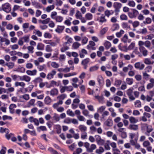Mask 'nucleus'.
<instances>
[{"instance_id":"nucleus-1","label":"nucleus","mask_w":154,"mask_h":154,"mask_svg":"<svg viewBox=\"0 0 154 154\" xmlns=\"http://www.w3.org/2000/svg\"><path fill=\"white\" fill-rule=\"evenodd\" d=\"M84 146L86 149V151L88 152H92L96 148V145L94 144H91L90 146V144L87 142L84 143Z\"/></svg>"},{"instance_id":"nucleus-2","label":"nucleus","mask_w":154,"mask_h":154,"mask_svg":"<svg viewBox=\"0 0 154 154\" xmlns=\"http://www.w3.org/2000/svg\"><path fill=\"white\" fill-rule=\"evenodd\" d=\"M134 88H131L127 89L126 91V94L128 96L130 101H133L135 100V98L133 95V93Z\"/></svg>"},{"instance_id":"nucleus-3","label":"nucleus","mask_w":154,"mask_h":154,"mask_svg":"<svg viewBox=\"0 0 154 154\" xmlns=\"http://www.w3.org/2000/svg\"><path fill=\"white\" fill-rule=\"evenodd\" d=\"M2 10L7 13H8L11 11V5L8 3H6L2 4Z\"/></svg>"},{"instance_id":"nucleus-4","label":"nucleus","mask_w":154,"mask_h":154,"mask_svg":"<svg viewBox=\"0 0 154 154\" xmlns=\"http://www.w3.org/2000/svg\"><path fill=\"white\" fill-rule=\"evenodd\" d=\"M139 14V12L137 10L135 9L132 10V12H129L128 13L129 17L131 19L136 18Z\"/></svg>"},{"instance_id":"nucleus-5","label":"nucleus","mask_w":154,"mask_h":154,"mask_svg":"<svg viewBox=\"0 0 154 154\" xmlns=\"http://www.w3.org/2000/svg\"><path fill=\"white\" fill-rule=\"evenodd\" d=\"M149 83L146 85V88L148 90L153 88L154 87V79L150 78L149 79Z\"/></svg>"},{"instance_id":"nucleus-6","label":"nucleus","mask_w":154,"mask_h":154,"mask_svg":"<svg viewBox=\"0 0 154 154\" xmlns=\"http://www.w3.org/2000/svg\"><path fill=\"white\" fill-rule=\"evenodd\" d=\"M134 66L135 68L140 70H142L144 68L145 66L144 64L143 63L140 62H137L134 64Z\"/></svg>"},{"instance_id":"nucleus-7","label":"nucleus","mask_w":154,"mask_h":154,"mask_svg":"<svg viewBox=\"0 0 154 154\" xmlns=\"http://www.w3.org/2000/svg\"><path fill=\"white\" fill-rule=\"evenodd\" d=\"M56 71L54 69L51 70V71L49 73L47 76V78L48 79L50 80L53 78L54 76L56 75Z\"/></svg>"},{"instance_id":"nucleus-8","label":"nucleus","mask_w":154,"mask_h":154,"mask_svg":"<svg viewBox=\"0 0 154 154\" xmlns=\"http://www.w3.org/2000/svg\"><path fill=\"white\" fill-rule=\"evenodd\" d=\"M19 78L20 80L22 81H24L27 82H30L31 80V78L29 76L26 75L20 76Z\"/></svg>"},{"instance_id":"nucleus-9","label":"nucleus","mask_w":154,"mask_h":154,"mask_svg":"<svg viewBox=\"0 0 154 154\" xmlns=\"http://www.w3.org/2000/svg\"><path fill=\"white\" fill-rule=\"evenodd\" d=\"M144 63L146 65H152L154 63V61L149 58H146L144 60Z\"/></svg>"},{"instance_id":"nucleus-10","label":"nucleus","mask_w":154,"mask_h":154,"mask_svg":"<svg viewBox=\"0 0 154 154\" xmlns=\"http://www.w3.org/2000/svg\"><path fill=\"white\" fill-rule=\"evenodd\" d=\"M120 56L121 58H123L126 60H129L131 59L130 56L128 54L124 55L122 53H120Z\"/></svg>"},{"instance_id":"nucleus-11","label":"nucleus","mask_w":154,"mask_h":154,"mask_svg":"<svg viewBox=\"0 0 154 154\" xmlns=\"http://www.w3.org/2000/svg\"><path fill=\"white\" fill-rule=\"evenodd\" d=\"M37 73V71L36 69H34L32 70H27L26 71V73L29 75H35Z\"/></svg>"},{"instance_id":"nucleus-12","label":"nucleus","mask_w":154,"mask_h":154,"mask_svg":"<svg viewBox=\"0 0 154 154\" xmlns=\"http://www.w3.org/2000/svg\"><path fill=\"white\" fill-rule=\"evenodd\" d=\"M5 65L7 66L9 69H12L15 66L14 63L12 62H10L7 63Z\"/></svg>"},{"instance_id":"nucleus-13","label":"nucleus","mask_w":154,"mask_h":154,"mask_svg":"<svg viewBox=\"0 0 154 154\" xmlns=\"http://www.w3.org/2000/svg\"><path fill=\"white\" fill-rule=\"evenodd\" d=\"M129 121L132 124H135L138 122V119L132 116H130L129 118Z\"/></svg>"},{"instance_id":"nucleus-14","label":"nucleus","mask_w":154,"mask_h":154,"mask_svg":"<svg viewBox=\"0 0 154 154\" xmlns=\"http://www.w3.org/2000/svg\"><path fill=\"white\" fill-rule=\"evenodd\" d=\"M65 28L64 26H58L57 28L55 29V31L57 33H60L62 32Z\"/></svg>"},{"instance_id":"nucleus-15","label":"nucleus","mask_w":154,"mask_h":154,"mask_svg":"<svg viewBox=\"0 0 154 154\" xmlns=\"http://www.w3.org/2000/svg\"><path fill=\"white\" fill-rule=\"evenodd\" d=\"M138 125L134 124H130L129 125L128 128L129 129L136 131L138 129Z\"/></svg>"},{"instance_id":"nucleus-16","label":"nucleus","mask_w":154,"mask_h":154,"mask_svg":"<svg viewBox=\"0 0 154 154\" xmlns=\"http://www.w3.org/2000/svg\"><path fill=\"white\" fill-rule=\"evenodd\" d=\"M16 107L17 106L16 104H11L9 107L10 112L12 113H14L15 109L16 108Z\"/></svg>"},{"instance_id":"nucleus-17","label":"nucleus","mask_w":154,"mask_h":154,"mask_svg":"<svg viewBox=\"0 0 154 154\" xmlns=\"http://www.w3.org/2000/svg\"><path fill=\"white\" fill-rule=\"evenodd\" d=\"M143 125L146 128V132L148 133H150L153 130L152 126L148 125L146 124H144Z\"/></svg>"},{"instance_id":"nucleus-18","label":"nucleus","mask_w":154,"mask_h":154,"mask_svg":"<svg viewBox=\"0 0 154 154\" xmlns=\"http://www.w3.org/2000/svg\"><path fill=\"white\" fill-rule=\"evenodd\" d=\"M144 45L149 50L152 49V48L151 46V43L150 41L148 40L144 42Z\"/></svg>"},{"instance_id":"nucleus-19","label":"nucleus","mask_w":154,"mask_h":154,"mask_svg":"<svg viewBox=\"0 0 154 154\" xmlns=\"http://www.w3.org/2000/svg\"><path fill=\"white\" fill-rule=\"evenodd\" d=\"M79 129L81 132H85L87 130V127L84 125H80L79 127Z\"/></svg>"},{"instance_id":"nucleus-20","label":"nucleus","mask_w":154,"mask_h":154,"mask_svg":"<svg viewBox=\"0 0 154 154\" xmlns=\"http://www.w3.org/2000/svg\"><path fill=\"white\" fill-rule=\"evenodd\" d=\"M122 40L123 42L126 43L127 42L128 43L130 42L131 40L129 39L127 35L125 34L122 38Z\"/></svg>"},{"instance_id":"nucleus-21","label":"nucleus","mask_w":154,"mask_h":154,"mask_svg":"<svg viewBox=\"0 0 154 154\" xmlns=\"http://www.w3.org/2000/svg\"><path fill=\"white\" fill-rule=\"evenodd\" d=\"M55 7V6L52 5L47 6L45 9V11L47 12H50L51 11L53 10Z\"/></svg>"},{"instance_id":"nucleus-22","label":"nucleus","mask_w":154,"mask_h":154,"mask_svg":"<svg viewBox=\"0 0 154 154\" xmlns=\"http://www.w3.org/2000/svg\"><path fill=\"white\" fill-rule=\"evenodd\" d=\"M44 45L42 43H39L37 45L36 48L39 50H43L44 49Z\"/></svg>"},{"instance_id":"nucleus-23","label":"nucleus","mask_w":154,"mask_h":154,"mask_svg":"<svg viewBox=\"0 0 154 154\" xmlns=\"http://www.w3.org/2000/svg\"><path fill=\"white\" fill-rule=\"evenodd\" d=\"M105 125L109 127L111 126L113 124V122L112 119H108L105 122Z\"/></svg>"},{"instance_id":"nucleus-24","label":"nucleus","mask_w":154,"mask_h":154,"mask_svg":"<svg viewBox=\"0 0 154 154\" xmlns=\"http://www.w3.org/2000/svg\"><path fill=\"white\" fill-rule=\"evenodd\" d=\"M58 94V90L55 88L51 90L50 91V95L53 96L57 95Z\"/></svg>"},{"instance_id":"nucleus-25","label":"nucleus","mask_w":154,"mask_h":154,"mask_svg":"<svg viewBox=\"0 0 154 154\" xmlns=\"http://www.w3.org/2000/svg\"><path fill=\"white\" fill-rule=\"evenodd\" d=\"M25 84L23 82H16L14 83V85L16 87L20 86L21 87H24L25 86Z\"/></svg>"},{"instance_id":"nucleus-26","label":"nucleus","mask_w":154,"mask_h":154,"mask_svg":"<svg viewBox=\"0 0 154 154\" xmlns=\"http://www.w3.org/2000/svg\"><path fill=\"white\" fill-rule=\"evenodd\" d=\"M104 45L106 49H109L111 46V43L107 41H105L104 43Z\"/></svg>"},{"instance_id":"nucleus-27","label":"nucleus","mask_w":154,"mask_h":154,"mask_svg":"<svg viewBox=\"0 0 154 154\" xmlns=\"http://www.w3.org/2000/svg\"><path fill=\"white\" fill-rule=\"evenodd\" d=\"M122 6V4L120 3L116 2L114 3L113 7L116 9H119Z\"/></svg>"},{"instance_id":"nucleus-28","label":"nucleus","mask_w":154,"mask_h":154,"mask_svg":"<svg viewBox=\"0 0 154 154\" xmlns=\"http://www.w3.org/2000/svg\"><path fill=\"white\" fill-rule=\"evenodd\" d=\"M135 47V42H133L128 46V50H133Z\"/></svg>"},{"instance_id":"nucleus-29","label":"nucleus","mask_w":154,"mask_h":154,"mask_svg":"<svg viewBox=\"0 0 154 154\" xmlns=\"http://www.w3.org/2000/svg\"><path fill=\"white\" fill-rule=\"evenodd\" d=\"M35 101V100L34 99H31L28 103L27 106L30 107L34 105V103Z\"/></svg>"},{"instance_id":"nucleus-30","label":"nucleus","mask_w":154,"mask_h":154,"mask_svg":"<svg viewBox=\"0 0 154 154\" xmlns=\"http://www.w3.org/2000/svg\"><path fill=\"white\" fill-rule=\"evenodd\" d=\"M76 18L77 19H81L82 17L81 13L78 10L77 11L75 14Z\"/></svg>"},{"instance_id":"nucleus-31","label":"nucleus","mask_w":154,"mask_h":154,"mask_svg":"<svg viewBox=\"0 0 154 154\" xmlns=\"http://www.w3.org/2000/svg\"><path fill=\"white\" fill-rule=\"evenodd\" d=\"M30 35H26L23 36V37L21 38L23 40V42H28L29 40Z\"/></svg>"},{"instance_id":"nucleus-32","label":"nucleus","mask_w":154,"mask_h":154,"mask_svg":"<svg viewBox=\"0 0 154 154\" xmlns=\"http://www.w3.org/2000/svg\"><path fill=\"white\" fill-rule=\"evenodd\" d=\"M100 22L103 23L105 22L106 21V19L105 18V16L103 14H102L99 20Z\"/></svg>"},{"instance_id":"nucleus-33","label":"nucleus","mask_w":154,"mask_h":154,"mask_svg":"<svg viewBox=\"0 0 154 154\" xmlns=\"http://www.w3.org/2000/svg\"><path fill=\"white\" fill-rule=\"evenodd\" d=\"M54 20H55L56 22L60 23L63 20V17L60 16H57Z\"/></svg>"},{"instance_id":"nucleus-34","label":"nucleus","mask_w":154,"mask_h":154,"mask_svg":"<svg viewBox=\"0 0 154 154\" xmlns=\"http://www.w3.org/2000/svg\"><path fill=\"white\" fill-rule=\"evenodd\" d=\"M77 73L76 72H73L72 73H69L67 74H65L64 75V76L65 77H68L70 76L76 75Z\"/></svg>"},{"instance_id":"nucleus-35","label":"nucleus","mask_w":154,"mask_h":154,"mask_svg":"<svg viewBox=\"0 0 154 154\" xmlns=\"http://www.w3.org/2000/svg\"><path fill=\"white\" fill-rule=\"evenodd\" d=\"M135 107L140 108L141 106V103L139 100H137L134 103Z\"/></svg>"},{"instance_id":"nucleus-36","label":"nucleus","mask_w":154,"mask_h":154,"mask_svg":"<svg viewBox=\"0 0 154 154\" xmlns=\"http://www.w3.org/2000/svg\"><path fill=\"white\" fill-rule=\"evenodd\" d=\"M154 38V35L152 34H150L146 35L145 37L146 40H151Z\"/></svg>"},{"instance_id":"nucleus-37","label":"nucleus","mask_w":154,"mask_h":154,"mask_svg":"<svg viewBox=\"0 0 154 154\" xmlns=\"http://www.w3.org/2000/svg\"><path fill=\"white\" fill-rule=\"evenodd\" d=\"M104 150V149L102 147H100L98 149L96 150L95 152L97 154H99L103 152Z\"/></svg>"},{"instance_id":"nucleus-38","label":"nucleus","mask_w":154,"mask_h":154,"mask_svg":"<svg viewBox=\"0 0 154 154\" xmlns=\"http://www.w3.org/2000/svg\"><path fill=\"white\" fill-rule=\"evenodd\" d=\"M119 28V26L117 24H115L113 25L111 27V30L112 31H114L118 30Z\"/></svg>"},{"instance_id":"nucleus-39","label":"nucleus","mask_w":154,"mask_h":154,"mask_svg":"<svg viewBox=\"0 0 154 154\" xmlns=\"http://www.w3.org/2000/svg\"><path fill=\"white\" fill-rule=\"evenodd\" d=\"M99 67V66L97 65L91 67L89 69V71L92 72L97 71Z\"/></svg>"},{"instance_id":"nucleus-40","label":"nucleus","mask_w":154,"mask_h":154,"mask_svg":"<svg viewBox=\"0 0 154 154\" xmlns=\"http://www.w3.org/2000/svg\"><path fill=\"white\" fill-rule=\"evenodd\" d=\"M138 140V137H136L134 139L130 140V142L131 145L132 146H134L136 143H137V141Z\"/></svg>"},{"instance_id":"nucleus-41","label":"nucleus","mask_w":154,"mask_h":154,"mask_svg":"<svg viewBox=\"0 0 154 154\" xmlns=\"http://www.w3.org/2000/svg\"><path fill=\"white\" fill-rule=\"evenodd\" d=\"M51 101V99L49 96L46 97L45 99V102L46 104H49Z\"/></svg>"},{"instance_id":"nucleus-42","label":"nucleus","mask_w":154,"mask_h":154,"mask_svg":"<svg viewBox=\"0 0 154 154\" xmlns=\"http://www.w3.org/2000/svg\"><path fill=\"white\" fill-rule=\"evenodd\" d=\"M108 109L111 112V115L112 117H115L116 116V114L115 112L114 109L113 108H110Z\"/></svg>"},{"instance_id":"nucleus-43","label":"nucleus","mask_w":154,"mask_h":154,"mask_svg":"<svg viewBox=\"0 0 154 154\" xmlns=\"http://www.w3.org/2000/svg\"><path fill=\"white\" fill-rule=\"evenodd\" d=\"M37 130L40 132L41 131H47V128L45 126H42L37 128Z\"/></svg>"},{"instance_id":"nucleus-44","label":"nucleus","mask_w":154,"mask_h":154,"mask_svg":"<svg viewBox=\"0 0 154 154\" xmlns=\"http://www.w3.org/2000/svg\"><path fill=\"white\" fill-rule=\"evenodd\" d=\"M27 48L28 50V53L32 54L33 53V50L34 49V47L32 46H29L27 47Z\"/></svg>"},{"instance_id":"nucleus-45","label":"nucleus","mask_w":154,"mask_h":154,"mask_svg":"<svg viewBox=\"0 0 154 154\" xmlns=\"http://www.w3.org/2000/svg\"><path fill=\"white\" fill-rule=\"evenodd\" d=\"M144 42L142 41H139L138 42V45L139 47V49L140 51L141 50L142 48H144L143 46V45H144Z\"/></svg>"},{"instance_id":"nucleus-46","label":"nucleus","mask_w":154,"mask_h":154,"mask_svg":"<svg viewBox=\"0 0 154 154\" xmlns=\"http://www.w3.org/2000/svg\"><path fill=\"white\" fill-rule=\"evenodd\" d=\"M141 50L140 51H142L143 55L144 56H146L148 54V51L145 49V48H142Z\"/></svg>"},{"instance_id":"nucleus-47","label":"nucleus","mask_w":154,"mask_h":154,"mask_svg":"<svg viewBox=\"0 0 154 154\" xmlns=\"http://www.w3.org/2000/svg\"><path fill=\"white\" fill-rule=\"evenodd\" d=\"M81 44L78 42H75L72 45V47L75 49L78 48L80 46Z\"/></svg>"},{"instance_id":"nucleus-48","label":"nucleus","mask_w":154,"mask_h":154,"mask_svg":"<svg viewBox=\"0 0 154 154\" xmlns=\"http://www.w3.org/2000/svg\"><path fill=\"white\" fill-rule=\"evenodd\" d=\"M51 66L54 68H57L59 66V64L54 62H52L51 63Z\"/></svg>"},{"instance_id":"nucleus-49","label":"nucleus","mask_w":154,"mask_h":154,"mask_svg":"<svg viewBox=\"0 0 154 154\" xmlns=\"http://www.w3.org/2000/svg\"><path fill=\"white\" fill-rule=\"evenodd\" d=\"M113 13V12H112L108 10H106L104 12L105 15L108 17H109V16L110 15H112Z\"/></svg>"},{"instance_id":"nucleus-50","label":"nucleus","mask_w":154,"mask_h":154,"mask_svg":"<svg viewBox=\"0 0 154 154\" xmlns=\"http://www.w3.org/2000/svg\"><path fill=\"white\" fill-rule=\"evenodd\" d=\"M85 17L88 20H91L92 18L93 15L91 13H88L86 14Z\"/></svg>"},{"instance_id":"nucleus-51","label":"nucleus","mask_w":154,"mask_h":154,"mask_svg":"<svg viewBox=\"0 0 154 154\" xmlns=\"http://www.w3.org/2000/svg\"><path fill=\"white\" fill-rule=\"evenodd\" d=\"M0 132L2 133H5L6 134H8L9 132V130L7 128H1L0 129Z\"/></svg>"},{"instance_id":"nucleus-52","label":"nucleus","mask_w":154,"mask_h":154,"mask_svg":"<svg viewBox=\"0 0 154 154\" xmlns=\"http://www.w3.org/2000/svg\"><path fill=\"white\" fill-rule=\"evenodd\" d=\"M108 29V28L107 27H105L103 28L100 31V34L101 35H104Z\"/></svg>"},{"instance_id":"nucleus-53","label":"nucleus","mask_w":154,"mask_h":154,"mask_svg":"<svg viewBox=\"0 0 154 154\" xmlns=\"http://www.w3.org/2000/svg\"><path fill=\"white\" fill-rule=\"evenodd\" d=\"M124 31L122 30H121L119 32H117L116 33V36L118 38L120 37L121 36L124 34Z\"/></svg>"},{"instance_id":"nucleus-54","label":"nucleus","mask_w":154,"mask_h":154,"mask_svg":"<svg viewBox=\"0 0 154 154\" xmlns=\"http://www.w3.org/2000/svg\"><path fill=\"white\" fill-rule=\"evenodd\" d=\"M122 81L119 80H116L114 85L116 87L119 86L121 84Z\"/></svg>"},{"instance_id":"nucleus-55","label":"nucleus","mask_w":154,"mask_h":154,"mask_svg":"<svg viewBox=\"0 0 154 154\" xmlns=\"http://www.w3.org/2000/svg\"><path fill=\"white\" fill-rule=\"evenodd\" d=\"M128 5L130 7H134L135 5V2L133 1H128Z\"/></svg>"},{"instance_id":"nucleus-56","label":"nucleus","mask_w":154,"mask_h":154,"mask_svg":"<svg viewBox=\"0 0 154 154\" xmlns=\"http://www.w3.org/2000/svg\"><path fill=\"white\" fill-rule=\"evenodd\" d=\"M57 13L56 12L53 11L51 13L50 15L52 19H54L57 16Z\"/></svg>"},{"instance_id":"nucleus-57","label":"nucleus","mask_w":154,"mask_h":154,"mask_svg":"<svg viewBox=\"0 0 154 154\" xmlns=\"http://www.w3.org/2000/svg\"><path fill=\"white\" fill-rule=\"evenodd\" d=\"M147 32V30L146 28L142 29L140 31H139L138 33L142 34H145Z\"/></svg>"},{"instance_id":"nucleus-58","label":"nucleus","mask_w":154,"mask_h":154,"mask_svg":"<svg viewBox=\"0 0 154 154\" xmlns=\"http://www.w3.org/2000/svg\"><path fill=\"white\" fill-rule=\"evenodd\" d=\"M46 68V66L45 64L40 65L38 67V69L40 71H41L45 69Z\"/></svg>"},{"instance_id":"nucleus-59","label":"nucleus","mask_w":154,"mask_h":154,"mask_svg":"<svg viewBox=\"0 0 154 154\" xmlns=\"http://www.w3.org/2000/svg\"><path fill=\"white\" fill-rule=\"evenodd\" d=\"M66 113L67 115L71 116H75L74 113L70 109H68L67 112Z\"/></svg>"},{"instance_id":"nucleus-60","label":"nucleus","mask_w":154,"mask_h":154,"mask_svg":"<svg viewBox=\"0 0 154 154\" xmlns=\"http://www.w3.org/2000/svg\"><path fill=\"white\" fill-rule=\"evenodd\" d=\"M66 97V95L65 94H63L60 95L58 96L57 98L60 100H64Z\"/></svg>"},{"instance_id":"nucleus-61","label":"nucleus","mask_w":154,"mask_h":154,"mask_svg":"<svg viewBox=\"0 0 154 154\" xmlns=\"http://www.w3.org/2000/svg\"><path fill=\"white\" fill-rule=\"evenodd\" d=\"M42 81V79L39 77L35 78L33 80V82L35 83H40Z\"/></svg>"},{"instance_id":"nucleus-62","label":"nucleus","mask_w":154,"mask_h":154,"mask_svg":"<svg viewBox=\"0 0 154 154\" xmlns=\"http://www.w3.org/2000/svg\"><path fill=\"white\" fill-rule=\"evenodd\" d=\"M87 136V133L85 132H82L81 134V138L82 139H85L86 138Z\"/></svg>"},{"instance_id":"nucleus-63","label":"nucleus","mask_w":154,"mask_h":154,"mask_svg":"<svg viewBox=\"0 0 154 154\" xmlns=\"http://www.w3.org/2000/svg\"><path fill=\"white\" fill-rule=\"evenodd\" d=\"M143 78L146 80H147L149 77L150 75L147 74L146 72H143Z\"/></svg>"},{"instance_id":"nucleus-64","label":"nucleus","mask_w":154,"mask_h":154,"mask_svg":"<svg viewBox=\"0 0 154 154\" xmlns=\"http://www.w3.org/2000/svg\"><path fill=\"white\" fill-rule=\"evenodd\" d=\"M113 154H119L120 152V150L118 148L112 149Z\"/></svg>"}]
</instances>
